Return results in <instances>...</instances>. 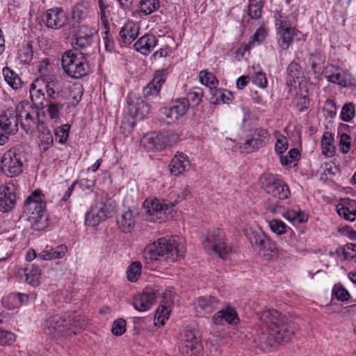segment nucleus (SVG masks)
I'll return each instance as SVG.
<instances>
[{
    "mask_svg": "<svg viewBox=\"0 0 356 356\" xmlns=\"http://www.w3.org/2000/svg\"><path fill=\"white\" fill-rule=\"evenodd\" d=\"M259 319L263 326L268 330V335L262 333L258 338L259 345L263 350L272 347L273 341L287 343L295 334V324L277 310H265L261 314Z\"/></svg>",
    "mask_w": 356,
    "mask_h": 356,
    "instance_id": "1",
    "label": "nucleus"
},
{
    "mask_svg": "<svg viewBox=\"0 0 356 356\" xmlns=\"http://www.w3.org/2000/svg\"><path fill=\"white\" fill-rule=\"evenodd\" d=\"M184 253L185 248L182 245L174 239L163 237L145 248L144 257L145 260L175 262L182 257Z\"/></svg>",
    "mask_w": 356,
    "mask_h": 356,
    "instance_id": "2",
    "label": "nucleus"
},
{
    "mask_svg": "<svg viewBox=\"0 0 356 356\" xmlns=\"http://www.w3.org/2000/svg\"><path fill=\"white\" fill-rule=\"evenodd\" d=\"M46 202L40 189H35L24 202V211L34 230L42 231L49 225L48 216L45 215Z\"/></svg>",
    "mask_w": 356,
    "mask_h": 356,
    "instance_id": "3",
    "label": "nucleus"
},
{
    "mask_svg": "<svg viewBox=\"0 0 356 356\" xmlns=\"http://www.w3.org/2000/svg\"><path fill=\"white\" fill-rule=\"evenodd\" d=\"M115 204V202L107 193L102 192L97 194L95 204L86 213V224L90 227L98 225L111 216Z\"/></svg>",
    "mask_w": 356,
    "mask_h": 356,
    "instance_id": "4",
    "label": "nucleus"
},
{
    "mask_svg": "<svg viewBox=\"0 0 356 356\" xmlns=\"http://www.w3.org/2000/svg\"><path fill=\"white\" fill-rule=\"evenodd\" d=\"M61 65L66 74L72 79H81L90 71L86 56L76 50L66 51L62 56Z\"/></svg>",
    "mask_w": 356,
    "mask_h": 356,
    "instance_id": "5",
    "label": "nucleus"
},
{
    "mask_svg": "<svg viewBox=\"0 0 356 356\" xmlns=\"http://www.w3.org/2000/svg\"><path fill=\"white\" fill-rule=\"evenodd\" d=\"M203 245L208 253L217 254L222 259H225L231 252V248L226 243L225 232L218 228L207 232Z\"/></svg>",
    "mask_w": 356,
    "mask_h": 356,
    "instance_id": "6",
    "label": "nucleus"
},
{
    "mask_svg": "<svg viewBox=\"0 0 356 356\" xmlns=\"http://www.w3.org/2000/svg\"><path fill=\"white\" fill-rule=\"evenodd\" d=\"M174 203L162 202L155 199L154 200H146L144 202L145 212L149 215V220L161 223L173 217Z\"/></svg>",
    "mask_w": 356,
    "mask_h": 356,
    "instance_id": "7",
    "label": "nucleus"
},
{
    "mask_svg": "<svg viewBox=\"0 0 356 356\" xmlns=\"http://www.w3.org/2000/svg\"><path fill=\"white\" fill-rule=\"evenodd\" d=\"M14 110L17 114V124L20 120V126L26 133L32 132L35 127L43 124L40 119V112L26 104H18Z\"/></svg>",
    "mask_w": 356,
    "mask_h": 356,
    "instance_id": "8",
    "label": "nucleus"
},
{
    "mask_svg": "<svg viewBox=\"0 0 356 356\" xmlns=\"http://www.w3.org/2000/svg\"><path fill=\"white\" fill-rule=\"evenodd\" d=\"M25 161L23 153L10 149L4 153L1 159V170L7 177L18 176L23 172Z\"/></svg>",
    "mask_w": 356,
    "mask_h": 356,
    "instance_id": "9",
    "label": "nucleus"
},
{
    "mask_svg": "<svg viewBox=\"0 0 356 356\" xmlns=\"http://www.w3.org/2000/svg\"><path fill=\"white\" fill-rule=\"evenodd\" d=\"M145 145L149 149L163 150L176 144L179 135L172 130L154 133L145 137Z\"/></svg>",
    "mask_w": 356,
    "mask_h": 356,
    "instance_id": "10",
    "label": "nucleus"
},
{
    "mask_svg": "<svg viewBox=\"0 0 356 356\" xmlns=\"http://www.w3.org/2000/svg\"><path fill=\"white\" fill-rule=\"evenodd\" d=\"M269 137L268 131L263 128L250 129L245 139L238 143V148L241 152L251 153L265 145Z\"/></svg>",
    "mask_w": 356,
    "mask_h": 356,
    "instance_id": "11",
    "label": "nucleus"
},
{
    "mask_svg": "<svg viewBox=\"0 0 356 356\" xmlns=\"http://www.w3.org/2000/svg\"><path fill=\"white\" fill-rule=\"evenodd\" d=\"M248 237L252 246L260 256L269 259L271 254L276 252L277 244L263 232L251 231Z\"/></svg>",
    "mask_w": 356,
    "mask_h": 356,
    "instance_id": "12",
    "label": "nucleus"
},
{
    "mask_svg": "<svg viewBox=\"0 0 356 356\" xmlns=\"http://www.w3.org/2000/svg\"><path fill=\"white\" fill-rule=\"evenodd\" d=\"M323 74L328 82L343 88L353 86L355 83L351 74L339 65H327L323 71Z\"/></svg>",
    "mask_w": 356,
    "mask_h": 356,
    "instance_id": "13",
    "label": "nucleus"
},
{
    "mask_svg": "<svg viewBox=\"0 0 356 356\" xmlns=\"http://www.w3.org/2000/svg\"><path fill=\"white\" fill-rule=\"evenodd\" d=\"M184 356H201L203 347L201 341L197 337L196 331L192 329H185L181 336L179 348Z\"/></svg>",
    "mask_w": 356,
    "mask_h": 356,
    "instance_id": "14",
    "label": "nucleus"
},
{
    "mask_svg": "<svg viewBox=\"0 0 356 356\" xmlns=\"http://www.w3.org/2000/svg\"><path fill=\"white\" fill-rule=\"evenodd\" d=\"M17 131V114L13 108L8 109L0 115V145H4Z\"/></svg>",
    "mask_w": 356,
    "mask_h": 356,
    "instance_id": "15",
    "label": "nucleus"
},
{
    "mask_svg": "<svg viewBox=\"0 0 356 356\" xmlns=\"http://www.w3.org/2000/svg\"><path fill=\"white\" fill-rule=\"evenodd\" d=\"M43 329L46 334L51 338H56L70 331V325L67 322V315L58 314L49 316L43 324Z\"/></svg>",
    "mask_w": 356,
    "mask_h": 356,
    "instance_id": "16",
    "label": "nucleus"
},
{
    "mask_svg": "<svg viewBox=\"0 0 356 356\" xmlns=\"http://www.w3.org/2000/svg\"><path fill=\"white\" fill-rule=\"evenodd\" d=\"M42 19L48 29H59L68 24L69 17L62 8L54 7L44 12Z\"/></svg>",
    "mask_w": 356,
    "mask_h": 356,
    "instance_id": "17",
    "label": "nucleus"
},
{
    "mask_svg": "<svg viewBox=\"0 0 356 356\" xmlns=\"http://www.w3.org/2000/svg\"><path fill=\"white\" fill-rule=\"evenodd\" d=\"M17 186L10 181L0 186V211L4 213L11 211L16 204Z\"/></svg>",
    "mask_w": 356,
    "mask_h": 356,
    "instance_id": "18",
    "label": "nucleus"
},
{
    "mask_svg": "<svg viewBox=\"0 0 356 356\" xmlns=\"http://www.w3.org/2000/svg\"><path fill=\"white\" fill-rule=\"evenodd\" d=\"M172 103L171 106L161 110V115L168 124L175 122L188 110V102L185 98L176 99Z\"/></svg>",
    "mask_w": 356,
    "mask_h": 356,
    "instance_id": "19",
    "label": "nucleus"
},
{
    "mask_svg": "<svg viewBox=\"0 0 356 356\" xmlns=\"http://www.w3.org/2000/svg\"><path fill=\"white\" fill-rule=\"evenodd\" d=\"M166 70L156 71L152 81L143 88V96L147 99L157 97L162 85L166 80Z\"/></svg>",
    "mask_w": 356,
    "mask_h": 356,
    "instance_id": "20",
    "label": "nucleus"
},
{
    "mask_svg": "<svg viewBox=\"0 0 356 356\" xmlns=\"http://www.w3.org/2000/svg\"><path fill=\"white\" fill-rule=\"evenodd\" d=\"M265 191L268 195L280 200L287 199L290 195V190L286 183L275 178L265 186Z\"/></svg>",
    "mask_w": 356,
    "mask_h": 356,
    "instance_id": "21",
    "label": "nucleus"
},
{
    "mask_svg": "<svg viewBox=\"0 0 356 356\" xmlns=\"http://www.w3.org/2000/svg\"><path fill=\"white\" fill-rule=\"evenodd\" d=\"M139 25L132 21L126 23L119 33V42L121 45H127L134 42L138 36Z\"/></svg>",
    "mask_w": 356,
    "mask_h": 356,
    "instance_id": "22",
    "label": "nucleus"
},
{
    "mask_svg": "<svg viewBox=\"0 0 356 356\" xmlns=\"http://www.w3.org/2000/svg\"><path fill=\"white\" fill-rule=\"evenodd\" d=\"M74 40V50H81L85 56L90 54V49L94 43V35L92 33H85L81 31L73 35Z\"/></svg>",
    "mask_w": 356,
    "mask_h": 356,
    "instance_id": "23",
    "label": "nucleus"
},
{
    "mask_svg": "<svg viewBox=\"0 0 356 356\" xmlns=\"http://www.w3.org/2000/svg\"><path fill=\"white\" fill-rule=\"evenodd\" d=\"M155 299L156 296L154 292L152 291H146L134 297L132 305L139 312H145L150 309Z\"/></svg>",
    "mask_w": 356,
    "mask_h": 356,
    "instance_id": "24",
    "label": "nucleus"
},
{
    "mask_svg": "<svg viewBox=\"0 0 356 356\" xmlns=\"http://www.w3.org/2000/svg\"><path fill=\"white\" fill-rule=\"evenodd\" d=\"M300 35L301 33L294 28L277 31V42L281 50L288 49L293 42V38H297L299 39Z\"/></svg>",
    "mask_w": 356,
    "mask_h": 356,
    "instance_id": "25",
    "label": "nucleus"
},
{
    "mask_svg": "<svg viewBox=\"0 0 356 356\" xmlns=\"http://www.w3.org/2000/svg\"><path fill=\"white\" fill-rule=\"evenodd\" d=\"M190 165L188 156L182 153L178 152L172 159L169 165L172 175L178 176L184 172Z\"/></svg>",
    "mask_w": 356,
    "mask_h": 356,
    "instance_id": "26",
    "label": "nucleus"
},
{
    "mask_svg": "<svg viewBox=\"0 0 356 356\" xmlns=\"http://www.w3.org/2000/svg\"><path fill=\"white\" fill-rule=\"evenodd\" d=\"M157 39L152 34H145L138 39L134 47L136 51L142 54L147 55L157 44Z\"/></svg>",
    "mask_w": 356,
    "mask_h": 356,
    "instance_id": "27",
    "label": "nucleus"
},
{
    "mask_svg": "<svg viewBox=\"0 0 356 356\" xmlns=\"http://www.w3.org/2000/svg\"><path fill=\"white\" fill-rule=\"evenodd\" d=\"M42 83H44L43 79H35L31 85L30 95L33 104L35 106L37 105L38 107H41L42 109L45 107V104L44 103L45 100L44 93L42 88H38Z\"/></svg>",
    "mask_w": 356,
    "mask_h": 356,
    "instance_id": "28",
    "label": "nucleus"
},
{
    "mask_svg": "<svg viewBox=\"0 0 356 356\" xmlns=\"http://www.w3.org/2000/svg\"><path fill=\"white\" fill-rule=\"evenodd\" d=\"M137 215V211L131 209H128L122 214L121 217L117 220L118 227L122 232L129 233L131 231L135 225V218Z\"/></svg>",
    "mask_w": 356,
    "mask_h": 356,
    "instance_id": "29",
    "label": "nucleus"
},
{
    "mask_svg": "<svg viewBox=\"0 0 356 356\" xmlns=\"http://www.w3.org/2000/svg\"><path fill=\"white\" fill-rule=\"evenodd\" d=\"M67 322L70 325V331L76 334V331L84 330L88 323V318L76 312L67 314Z\"/></svg>",
    "mask_w": 356,
    "mask_h": 356,
    "instance_id": "30",
    "label": "nucleus"
},
{
    "mask_svg": "<svg viewBox=\"0 0 356 356\" xmlns=\"http://www.w3.org/2000/svg\"><path fill=\"white\" fill-rule=\"evenodd\" d=\"M209 93L211 95V102L216 104L220 103L229 104L234 98L230 91L219 89L216 87L210 88Z\"/></svg>",
    "mask_w": 356,
    "mask_h": 356,
    "instance_id": "31",
    "label": "nucleus"
},
{
    "mask_svg": "<svg viewBox=\"0 0 356 356\" xmlns=\"http://www.w3.org/2000/svg\"><path fill=\"white\" fill-rule=\"evenodd\" d=\"M129 111L135 118L144 119L150 112L149 105L142 99H138L134 104L129 105Z\"/></svg>",
    "mask_w": 356,
    "mask_h": 356,
    "instance_id": "32",
    "label": "nucleus"
},
{
    "mask_svg": "<svg viewBox=\"0 0 356 356\" xmlns=\"http://www.w3.org/2000/svg\"><path fill=\"white\" fill-rule=\"evenodd\" d=\"M15 237L0 238V262L7 260L13 254Z\"/></svg>",
    "mask_w": 356,
    "mask_h": 356,
    "instance_id": "33",
    "label": "nucleus"
},
{
    "mask_svg": "<svg viewBox=\"0 0 356 356\" xmlns=\"http://www.w3.org/2000/svg\"><path fill=\"white\" fill-rule=\"evenodd\" d=\"M67 250V246L60 245L55 248L44 250L39 254L38 259L40 260H50L52 259H60L64 257Z\"/></svg>",
    "mask_w": 356,
    "mask_h": 356,
    "instance_id": "34",
    "label": "nucleus"
},
{
    "mask_svg": "<svg viewBox=\"0 0 356 356\" xmlns=\"http://www.w3.org/2000/svg\"><path fill=\"white\" fill-rule=\"evenodd\" d=\"M26 282L33 286H38L40 283V270L33 264H28L23 270Z\"/></svg>",
    "mask_w": 356,
    "mask_h": 356,
    "instance_id": "35",
    "label": "nucleus"
},
{
    "mask_svg": "<svg viewBox=\"0 0 356 356\" xmlns=\"http://www.w3.org/2000/svg\"><path fill=\"white\" fill-rule=\"evenodd\" d=\"M219 305V300L213 296H202L197 300V307L206 312H211Z\"/></svg>",
    "mask_w": 356,
    "mask_h": 356,
    "instance_id": "36",
    "label": "nucleus"
},
{
    "mask_svg": "<svg viewBox=\"0 0 356 356\" xmlns=\"http://www.w3.org/2000/svg\"><path fill=\"white\" fill-rule=\"evenodd\" d=\"M3 74L5 81L14 90H17L22 88V81L20 77L14 71L8 67H4L3 70Z\"/></svg>",
    "mask_w": 356,
    "mask_h": 356,
    "instance_id": "37",
    "label": "nucleus"
},
{
    "mask_svg": "<svg viewBox=\"0 0 356 356\" xmlns=\"http://www.w3.org/2000/svg\"><path fill=\"white\" fill-rule=\"evenodd\" d=\"M301 67L296 62H291L287 67V83L288 84L293 86L296 83V81L299 82V79L302 76Z\"/></svg>",
    "mask_w": 356,
    "mask_h": 356,
    "instance_id": "38",
    "label": "nucleus"
},
{
    "mask_svg": "<svg viewBox=\"0 0 356 356\" xmlns=\"http://www.w3.org/2000/svg\"><path fill=\"white\" fill-rule=\"evenodd\" d=\"M44 86L47 95L49 98L47 101H55L58 99L60 94V89L57 81H50L42 83Z\"/></svg>",
    "mask_w": 356,
    "mask_h": 356,
    "instance_id": "39",
    "label": "nucleus"
},
{
    "mask_svg": "<svg viewBox=\"0 0 356 356\" xmlns=\"http://www.w3.org/2000/svg\"><path fill=\"white\" fill-rule=\"evenodd\" d=\"M333 140L332 135L329 132L324 133L321 140V146L322 152L326 156L331 157L334 155L335 148L332 145Z\"/></svg>",
    "mask_w": 356,
    "mask_h": 356,
    "instance_id": "40",
    "label": "nucleus"
},
{
    "mask_svg": "<svg viewBox=\"0 0 356 356\" xmlns=\"http://www.w3.org/2000/svg\"><path fill=\"white\" fill-rule=\"evenodd\" d=\"M160 7L159 0H141L139 3V10L147 15L157 10Z\"/></svg>",
    "mask_w": 356,
    "mask_h": 356,
    "instance_id": "41",
    "label": "nucleus"
},
{
    "mask_svg": "<svg viewBox=\"0 0 356 356\" xmlns=\"http://www.w3.org/2000/svg\"><path fill=\"white\" fill-rule=\"evenodd\" d=\"M46 106L47 107V112L49 114L50 119L53 122H57L60 118V111L63 108V104L59 102L47 101L45 107Z\"/></svg>",
    "mask_w": 356,
    "mask_h": 356,
    "instance_id": "42",
    "label": "nucleus"
},
{
    "mask_svg": "<svg viewBox=\"0 0 356 356\" xmlns=\"http://www.w3.org/2000/svg\"><path fill=\"white\" fill-rule=\"evenodd\" d=\"M142 265L139 261H134L127 270V275L129 281L134 282L138 280L141 274Z\"/></svg>",
    "mask_w": 356,
    "mask_h": 356,
    "instance_id": "43",
    "label": "nucleus"
},
{
    "mask_svg": "<svg viewBox=\"0 0 356 356\" xmlns=\"http://www.w3.org/2000/svg\"><path fill=\"white\" fill-rule=\"evenodd\" d=\"M204 93L202 88L195 87L191 89L187 94V97L185 100H187L188 107L190 106V102L193 104L195 106L199 105L202 102Z\"/></svg>",
    "mask_w": 356,
    "mask_h": 356,
    "instance_id": "44",
    "label": "nucleus"
},
{
    "mask_svg": "<svg viewBox=\"0 0 356 356\" xmlns=\"http://www.w3.org/2000/svg\"><path fill=\"white\" fill-rule=\"evenodd\" d=\"M199 78L200 82L207 87H209V89L216 87L218 83L217 78L211 72H209L207 70L200 71Z\"/></svg>",
    "mask_w": 356,
    "mask_h": 356,
    "instance_id": "45",
    "label": "nucleus"
},
{
    "mask_svg": "<svg viewBox=\"0 0 356 356\" xmlns=\"http://www.w3.org/2000/svg\"><path fill=\"white\" fill-rule=\"evenodd\" d=\"M10 300L14 302V307H19L28 302L29 296L21 293H12L3 299V302Z\"/></svg>",
    "mask_w": 356,
    "mask_h": 356,
    "instance_id": "46",
    "label": "nucleus"
},
{
    "mask_svg": "<svg viewBox=\"0 0 356 356\" xmlns=\"http://www.w3.org/2000/svg\"><path fill=\"white\" fill-rule=\"evenodd\" d=\"M266 38L265 31L259 29L251 38L250 40L244 47V51H249L257 42L258 44H261Z\"/></svg>",
    "mask_w": 356,
    "mask_h": 356,
    "instance_id": "47",
    "label": "nucleus"
},
{
    "mask_svg": "<svg viewBox=\"0 0 356 356\" xmlns=\"http://www.w3.org/2000/svg\"><path fill=\"white\" fill-rule=\"evenodd\" d=\"M337 210L338 214L341 217H343L345 220L350 222H353L355 220L356 209H353L350 211L348 207L339 204L337 207Z\"/></svg>",
    "mask_w": 356,
    "mask_h": 356,
    "instance_id": "48",
    "label": "nucleus"
},
{
    "mask_svg": "<svg viewBox=\"0 0 356 356\" xmlns=\"http://www.w3.org/2000/svg\"><path fill=\"white\" fill-rule=\"evenodd\" d=\"M355 114L354 104L353 103H346L341 108L340 116L343 121L349 122L355 117Z\"/></svg>",
    "mask_w": 356,
    "mask_h": 356,
    "instance_id": "49",
    "label": "nucleus"
},
{
    "mask_svg": "<svg viewBox=\"0 0 356 356\" xmlns=\"http://www.w3.org/2000/svg\"><path fill=\"white\" fill-rule=\"evenodd\" d=\"M276 31L292 28L287 16L282 15L280 12L275 13Z\"/></svg>",
    "mask_w": 356,
    "mask_h": 356,
    "instance_id": "50",
    "label": "nucleus"
},
{
    "mask_svg": "<svg viewBox=\"0 0 356 356\" xmlns=\"http://www.w3.org/2000/svg\"><path fill=\"white\" fill-rule=\"evenodd\" d=\"M300 152L296 148L291 149L286 156H280V162L283 165H291L293 161L298 160L300 157Z\"/></svg>",
    "mask_w": 356,
    "mask_h": 356,
    "instance_id": "51",
    "label": "nucleus"
},
{
    "mask_svg": "<svg viewBox=\"0 0 356 356\" xmlns=\"http://www.w3.org/2000/svg\"><path fill=\"white\" fill-rule=\"evenodd\" d=\"M332 293L339 301H346L350 298L348 291L341 284H335L332 288Z\"/></svg>",
    "mask_w": 356,
    "mask_h": 356,
    "instance_id": "52",
    "label": "nucleus"
},
{
    "mask_svg": "<svg viewBox=\"0 0 356 356\" xmlns=\"http://www.w3.org/2000/svg\"><path fill=\"white\" fill-rule=\"evenodd\" d=\"M69 124H64L54 130V135L56 140L60 143H65L69 134L70 129Z\"/></svg>",
    "mask_w": 356,
    "mask_h": 356,
    "instance_id": "53",
    "label": "nucleus"
},
{
    "mask_svg": "<svg viewBox=\"0 0 356 356\" xmlns=\"http://www.w3.org/2000/svg\"><path fill=\"white\" fill-rule=\"evenodd\" d=\"M222 311H224V313H222L224 323L226 322L229 324L238 323L239 318L236 312L234 309L228 307L225 309H222Z\"/></svg>",
    "mask_w": 356,
    "mask_h": 356,
    "instance_id": "54",
    "label": "nucleus"
},
{
    "mask_svg": "<svg viewBox=\"0 0 356 356\" xmlns=\"http://www.w3.org/2000/svg\"><path fill=\"white\" fill-rule=\"evenodd\" d=\"M126 324L125 320L122 318L114 321L111 329L113 334L117 337L122 335L126 331Z\"/></svg>",
    "mask_w": 356,
    "mask_h": 356,
    "instance_id": "55",
    "label": "nucleus"
},
{
    "mask_svg": "<svg viewBox=\"0 0 356 356\" xmlns=\"http://www.w3.org/2000/svg\"><path fill=\"white\" fill-rule=\"evenodd\" d=\"M40 139L44 151H47L54 143V138L49 130L42 131Z\"/></svg>",
    "mask_w": 356,
    "mask_h": 356,
    "instance_id": "56",
    "label": "nucleus"
},
{
    "mask_svg": "<svg viewBox=\"0 0 356 356\" xmlns=\"http://www.w3.org/2000/svg\"><path fill=\"white\" fill-rule=\"evenodd\" d=\"M269 226L272 232L281 235L286 232V224L280 220L277 219H273L270 221Z\"/></svg>",
    "mask_w": 356,
    "mask_h": 356,
    "instance_id": "57",
    "label": "nucleus"
},
{
    "mask_svg": "<svg viewBox=\"0 0 356 356\" xmlns=\"http://www.w3.org/2000/svg\"><path fill=\"white\" fill-rule=\"evenodd\" d=\"M169 305H163L161 308H159L157 310L155 318H156L157 321L162 325L165 324V320L168 318L170 315V310L169 309Z\"/></svg>",
    "mask_w": 356,
    "mask_h": 356,
    "instance_id": "58",
    "label": "nucleus"
},
{
    "mask_svg": "<svg viewBox=\"0 0 356 356\" xmlns=\"http://www.w3.org/2000/svg\"><path fill=\"white\" fill-rule=\"evenodd\" d=\"M15 340V336L13 333L0 330V346L10 345Z\"/></svg>",
    "mask_w": 356,
    "mask_h": 356,
    "instance_id": "59",
    "label": "nucleus"
},
{
    "mask_svg": "<svg viewBox=\"0 0 356 356\" xmlns=\"http://www.w3.org/2000/svg\"><path fill=\"white\" fill-rule=\"evenodd\" d=\"M351 138L349 135L347 134H342L340 137V141H339V147L340 151L343 154H347L350 149L351 145Z\"/></svg>",
    "mask_w": 356,
    "mask_h": 356,
    "instance_id": "60",
    "label": "nucleus"
},
{
    "mask_svg": "<svg viewBox=\"0 0 356 356\" xmlns=\"http://www.w3.org/2000/svg\"><path fill=\"white\" fill-rule=\"evenodd\" d=\"M253 83L261 88H265L267 86L268 81L266 74L261 71L255 73L252 79Z\"/></svg>",
    "mask_w": 356,
    "mask_h": 356,
    "instance_id": "61",
    "label": "nucleus"
},
{
    "mask_svg": "<svg viewBox=\"0 0 356 356\" xmlns=\"http://www.w3.org/2000/svg\"><path fill=\"white\" fill-rule=\"evenodd\" d=\"M70 97L76 101V102H79L82 98L83 94V88L81 85L74 84L70 88Z\"/></svg>",
    "mask_w": 356,
    "mask_h": 356,
    "instance_id": "62",
    "label": "nucleus"
},
{
    "mask_svg": "<svg viewBox=\"0 0 356 356\" xmlns=\"http://www.w3.org/2000/svg\"><path fill=\"white\" fill-rule=\"evenodd\" d=\"M288 148V141L285 137L280 138L277 140L275 145V150L277 154L282 155V154Z\"/></svg>",
    "mask_w": 356,
    "mask_h": 356,
    "instance_id": "63",
    "label": "nucleus"
},
{
    "mask_svg": "<svg viewBox=\"0 0 356 356\" xmlns=\"http://www.w3.org/2000/svg\"><path fill=\"white\" fill-rule=\"evenodd\" d=\"M336 105L332 100H326L324 112L327 113V116L333 118L336 115Z\"/></svg>",
    "mask_w": 356,
    "mask_h": 356,
    "instance_id": "64",
    "label": "nucleus"
}]
</instances>
